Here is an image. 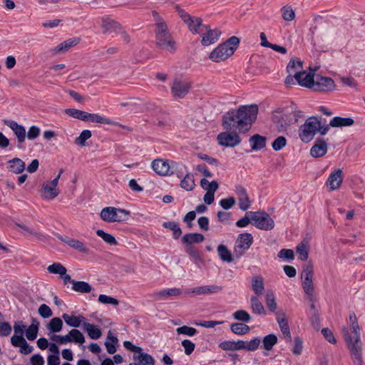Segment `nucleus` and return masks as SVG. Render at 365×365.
I'll list each match as a JSON object with an SVG mask.
<instances>
[{
	"label": "nucleus",
	"instance_id": "nucleus-61",
	"mask_svg": "<svg viewBox=\"0 0 365 365\" xmlns=\"http://www.w3.org/2000/svg\"><path fill=\"white\" fill-rule=\"evenodd\" d=\"M303 62L302 61H296L292 58L287 66V71L289 73L294 72L297 68H302Z\"/></svg>",
	"mask_w": 365,
	"mask_h": 365
},
{
	"label": "nucleus",
	"instance_id": "nucleus-22",
	"mask_svg": "<svg viewBox=\"0 0 365 365\" xmlns=\"http://www.w3.org/2000/svg\"><path fill=\"white\" fill-rule=\"evenodd\" d=\"M222 290V287L218 285H204L197 287L190 291H187V293H192L195 295L200 294H215Z\"/></svg>",
	"mask_w": 365,
	"mask_h": 365
},
{
	"label": "nucleus",
	"instance_id": "nucleus-60",
	"mask_svg": "<svg viewBox=\"0 0 365 365\" xmlns=\"http://www.w3.org/2000/svg\"><path fill=\"white\" fill-rule=\"evenodd\" d=\"M98 302L104 304H112L115 306L119 304V301L117 299L106 294H100Z\"/></svg>",
	"mask_w": 365,
	"mask_h": 365
},
{
	"label": "nucleus",
	"instance_id": "nucleus-57",
	"mask_svg": "<svg viewBox=\"0 0 365 365\" xmlns=\"http://www.w3.org/2000/svg\"><path fill=\"white\" fill-rule=\"evenodd\" d=\"M287 145V139L284 136L277 137L272 143V149L275 151L282 150Z\"/></svg>",
	"mask_w": 365,
	"mask_h": 365
},
{
	"label": "nucleus",
	"instance_id": "nucleus-62",
	"mask_svg": "<svg viewBox=\"0 0 365 365\" xmlns=\"http://www.w3.org/2000/svg\"><path fill=\"white\" fill-rule=\"evenodd\" d=\"M38 312L44 319L49 318L53 314L51 308L46 304H43L39 307Z\"/></svg>",
	"mask_w": 365,
	"mask_h": 365
},
{
	"label": "nucleus",
	"instance_id": "nucleus-13",
	"mask_svg": "<svg viewBox=\"0 0 365 365\" xmlns=\"http://www.w3.org/2000/svg\"><path fill=\"white\" fill-rule=\"evenodd\" d=\"M334 81L330 77L317 75L312 90L316 92H331L335 90Z\"/></svg>",
	"mask_w": 365,
	"mask_h": 365
},
{
	"label": "nucleus",
	"instance_id": "nucleus-64",
	"mask_svg": "<svg viewBox=\"0 0 365 365\" xmlns=\"http://www.w3.org/2000/svg\"><path fill=\"white\" fill-rule=\"evenodd\" d=\"M278 257L287 260H292L294 258V254L291 249H282L278 253Z\"/></svg>",
	"mask_w": 365,
	"mask_h": 365
},
{
	"label": "nucleus",
	"instance_id": "nucleus-20",
	"mask_svg": "<svg viewBox=\"0 0 365 365\" xmlns=\"http://www.w3.org/2000/svg\"><path fill=\"white\" fill-rule=\"evenodd\" d=\"M185 252L189 255L190 259L196 264L198 268H201L205 265V262L203 258V254L200 252L196 247H185Z\"/></svg>",
	"mask_w": 365,
	"mask_h": 365
},
{
	"label": "nucleus",
	"instance_id": "nucleus-26",
	"mask_svg": "<svg viewBox=\"0 0 365 365\" xmlns=\"http://www.w3.org/2000/svg\"><path fill=\"white\" fill-rule=\"evenodd\" d=\"M249 142L252 150H259L266 147L267 138L259 134H255L250 138Z\"/></svg>",
	"mask_w": 365,
	"mask_h": 365
},
{
	"label": "nucleus",
	"instance_id": "nucleus-51",
	"mask_svg": "<svg viewBox=\"0 0 365 365\" xmlns=\"http://www.w3.org/2000/svg\"><path fill=\"white\" fill-rule=\"evenodd\" d=\"M344 176L341 169H335L329 176L326 182H343Z\"/></svg>",
	"mask_w": 365,
	"mask_h": 365
},
{
	"label": "nucleus",
	"instance_id": "nucleus-14",
	"mask_svg": "<svg viewBox=\"0 0 365 365\" xmlns=\"http://www.w3.org/2000/svg\"><path fill=\"white\" fill-rule=\"evenodd\" d=\"M204 31L200 34L202 36L201 44L207 46L215 43L221 35V31L217 29H211L210 26H203Z\"/></svg>",
	"mask_w": 365,
	"mask_h": 365
},
{
	"label": "nucleus",
	"instance_id": "nucleus-24",
	"mask_svg": "<svg viewBox=\"0 0 365 365\" xmlns=\"http://www.w3.org/2000/svg\"><path fill=\"white\" fill-rule=\"evenodd\" d=\"M202 188L206 190L204 201L207 205H211L215 200V192L219 187V184H200Z\"/></svg>",
	"mask_w": 365,
	"mask_h": 365
},
{
	"label": "nucleus",
	"instance_id": "nucleus-63",
	"mask_svg": "<svg viewBox=\"0 0 365 365\" xmlns=\"http://www.w3.org/2000/svg\"><path fill=\"white\" fill-rule=\"evenodd\" d=\"M181 344L185 349V354L186 355H190L195 348V344L188 339L182 340Z\"/></svg>",
	"mask_w": 365,
	"mask_h": 365
},
{
	"label": "nucleus",
	"instance_id": "nucleus-28",
	"mask_svg": "<svg viewBox=\"0 0 365 365\" xmlns=\"http://www.w3.org/2000/svg\"><path fill=\"white\" fill-rule=\"evenodd\" d=\"M244 341H224L219 344V347L224 351H237L244 348Z\"/></svg>",
	"mask_w": 365,
	"mask_h": 365
},
{
	"label": "nucleus",
	"instance_id": "nucleus-46",
	"mask_svg": "<svg viewBox=\"0 0 365 365\" xmlns=\"http://www.w3.org/2000/svg\"><path fill=\"white\" fill-rule=\"evenodd\" d=\"M319 120H322V117L319 115L310 116L302 125L317 133V129H319L317 128Z\"/></svg>",
	"mask_w": 365,
	"mask_h": 365
},
{
	"label": "nucleus",
	"instance_id": "nucleus-1",
	"mask_svg": "<svg viewBox=\"0 0 365 365\" xmlns=\"http://www.w3.org/2000/svg\"><path fill=\"white\" fill-rule=\"evenodd\" d=\"M258 106L256 104L240 106L237 109H231L222 117L224 130H236L240 133L248 132L257 119Z\"/></svg>",
	"mask_w": 365,
	"mask_h": 365
},
{
	"label": "nucleus",
	"instance_id": "nucleus-4",
	"mask_svg": "<svg viewBox=\"0 0 365 365\" xmlns=\"http://www.w3.org/2000/svg\"><path fill=\"white\" fill-rule=\"evenodd\" d=\"M350 328L352 332L354 334V336L352 337L349 334V329L344 327L342 328L344 338L346 343L347 344V346L351 354L356 359H360L361 352V341L360 340L359 326L358 322L351 324Z\"/></svg>",
	"mask_w": 365,
	"mask_h": 365
},
{
	"label": "nucleus",
	"instance_id": "nucleus-49",
	"mask_svg": "<svg viewBox=\"0 0 365 365\" xmlns=\"http://www.w3.org/2000/svg\"><path fill=\"white\" fill-rule=\"evenodd\" d=\"M63 322L58 317H54L51 319L47 325L48 329L51 332H59L62 329Z\"/></svg>",
	"mask_w": 365,
	"mask_h": 365
},
{
	"label": "nucleus",
	"instance_id": "nucleus-11",
	"mask_svg": "<svg viewBox=\"0 0 365 365\" xmlns=\"http://www.w3.org/2000/svg\"><path fill=\"white\" fill-rule=\"evenodd\" d=\"M51 339L52 341L59 344H65L68 342L82 344L85 342L83 334L77 329H71L68 334L65 336L53 334Z\"/></svg>",
	"mask_w": 365,
	"mask_h": 365
},
{
	"label": "nucleus",
	"instance_id": "nucleus-17",
	"mask_svg": "<svg viewBox=\"0 0 365 365\" xmlns=\"http://www.w3.org/2000/svg\"><path fill=\"white\" fill-rule=\"evenodd\" d=\"M327 152V143L323 138H317L314 145L311 148L310 155L313 158H320Z\"/></svg>",
	"mask_w": 365,
	"mask_h": 365
},
{
	"label": "nucleus",
	"instance_id": "nucleus-48",
	"mask_svg": "<svg viewBox=\"0 0 365 365\" xmlns=\"http://www.w3.org/2000/svg\"><path fill=\"white\" fill-rule=\"evenodd\" d=\"M108 339L109 340H110L111 342L106 341L105 346L106 347V350H107L108 353L110 354H113L115 353V351H116L115 344L118 343V339L116 336L112 335V333L110 331H109L108 333Z\"/></svg>",
	"mask_w": 365,
	"mask_h": 365
},
{
	"label": "nucleus",
	"instance_id": "nucleus-40",
	"mask_svg": "<svg viewBox=\"0 0 365 365\" xmlns=\"http://www.w3.org/2000/svg\"><path fill=\"white\" fill-rule=\"evenodd\" d=\"M252 287L257 295L262 294L264 291L263 279L261 277H253L252 279Z\"/></svg>",
	"mask_w": 365,
	"mask_h": 365
},
{
	"label": "nucleus",
	"instance_id": "nucleus-23",
	"mask_svg": "<svg viewBox=\"0 0 365 365\" xmlns=\"http://www.w3.org/2000/svg\"><path fill=\"white\" fill-rule=\"evenodd\" d=\"M204 240V235L197 232L185 234L181 238L182 243L186 245L185 247H193V243H200Z\"/></svg>",
	"mask_w": 365,
	"mask_h": 365
},
{
	"label": "nucleus",
	"instance_id": "nucleus-53",
	"mask_svg": "<svg viewBox=\"0 0 365 365\" xmlns=\"http://www.w3.org/2000/svg\"><path fill=\"white\" fill-rule=\"evenodd\" d=\"M266 304L268 309L271 312H274L277 310V304L275 301V297L272 292H267L266 294Z\"/></svg>",
	"mask_w": 365,
	"mask_h": 365
},
{
	"label": "nucleus",
	"instance_id": "nucleus-16",
	"mask_svg": "<svg viewBox=\"0 0 365 365\" xmlns=\"http://www.w3.org/2000/svg\"><path fill=\"white\" fill-rule=\"evenodd\" d=\"M314 71V70L309 73H306L305 71L296 72L294 75V79L299 86L312 89L316 78Z\"/></svg>",
	"mask_w": 365,
	"mask_h": 365
},
{
	"label": "nucleus",
	"instance_id": "nucleus-8",
	"mask_svg": "<svg viewBox=\"0 0 365 365\" xmlns=\"http://www.w3.org/2000/svg\"><path fill=\"white\" fill-rule=\"evenodd\" d=\"M238 130H225L217 135V139L219 145L227 147L234 148L241 143V138Z\"/></svg>",
	"mask_w": 365,
	"mask_h": 365
},
{
	"label": "nucleus",
	"instance_id": "nucleus-32",
	"mask_svg": "<svg viewBox=\"0 0 365 365\" xmlns=\"http://www.w3.org/2000/svg\"><path fill=\"white\" fill-rule=\"evenodd\" d=\"M38 327L39 322H38L37 319L33 318L31 321V324L26 331V336L29 340L33 341L36 339L38 331Z\"/></svg>",
	"mask_w": 365,
	"mask_h": 365
},
{
	"label": "nucleus",
	"instance_id": "nucleus-25",
	"mask_svg": "<svg viewBox=\"0 0 365 365\" xmlns=\"http://www.w3.org/2000/svg\"><path fill=\"white\" fill-rule=\"evenodd\" d=\"M81 41V38L78 37H73L68 38L61 43L58 44L54 49L55 53H64L68 51L73 46H76Z\"/></svg>",
	"mask_w": 365,
	"mask_h": 365
},
{
	"label": "nucleus",
	"instance_id": "nucleus-7",
	"mask_svg": "<svg viewBox=\"0 0 365 365\" xmlns=\"http://www.w3.org/2000/svg\"><path fill=\"white\" fill-rule=\"evenodd\" d=\"M250 215L252 225L259 230H271L274 227V222L264 211L247 212Z\"/></svg>",
	"mask_w": 365,
	"mask_h": 365
},
{
	"label": "nucleus",
	"instance_id": "nucleus-43",
	"mask_svg": "<svg viewBox=\"0 0 365 365\" xmlns=\"http://www.w3.org/2000/svg\"><path fill=\"white\" fill-rule=\"evenodd\" d=\"M102 28L103 29V33H106L108 31L116 30V29H122V26L116 21L113 19H103L102 21Z\"/></svg>",
	"mask_w": 365,
	"mask_h": 365
},
{
	"label": "nucleus",
	"instance_id": "nucleus-18",
	"mask_svg": "<svg viewBox=\"0 0 365 365\" xmlns=\"http://www.w3.org/2000/svg\"><path fill=\"white\" fill-rule=\"evenodd\" d=\"M276 320L279 324L281 331L282 332L284 337L288 341H292V336L289 329L288 321L285 317V313L283 312H277L276 313Z\"/></svg>",
	"mask_w": 365,
	"mask_h": 365
},
{
	"label": "nucleus",
	"instance_id": "nucleus-2",
	"mask_svg": "<svg viewBox=\"0 0 365 365\" xmlns=\"http://www.w3.org/2000/svg\"><path fill=\"white\" fill-rule=\"evenodd\" d=\"M152 168L156 174L160 176L175 175L180 182H195L197 173H188L187 167L173 160L155 159L152 162Z\"/></svg>",
	"mask_w": 365,
	"mask_h": 365
},
{
	"label": "nucleus",
	"instance_id": "nucleus-45",
	"mask_svg": "<svg viewBox=\"0 0 365 365\" xmlns=\"http://www.w3.org/2000/svg\"><path fill=\"white\" fill-rule=\"evenodd\" d=\"M65 113L71 116L74 118L83 120V121H87L88 118V113L86 111L75 109V108H67L65 110Z\"/></svg>",
	"mask_w": 365,
	"mask_h": 365
},
{
	"label": "nucleus",
	"instance_id": "nucleus-31",
	"mask_svg": "<svg viewBox=\"0 0 365 365\" xmlns=\"http://www.w3.org/2000/svg\"><path fill=\"white\" fill-rule=\"evenodd\" d=\"M217 251L219 257L223 262L230 263L233 261V257L231 252L224 245H219L217 247Z\"/></svg>",
	"mask_w": 365,
	"mask_h": 365
},
{
	"label": "nucleus",
	"instance_id": "nucleus-12",
	"mask_svg": "<svg viewBox=\"0 0 365 365\" xmlns=\"http://www.w3.org/2000/svg\"><path fill=\"white\" fill-rule=\"evenodd\" d=\"M192 84L190 82L175 79L171 86V94L175 99H182L189 93Z\"/></svg>",
	"mask_w": 365,
	"mask_h": 365
},
{
	"label": "nucleus",
	"instance_id": "nucleus-50",
	"mask_svg": "<svg viewBox=\"0 0 365 365\" xmlns=\"http://www.w3.org/2000/svg\"><path fill=\"white\" fill-rule=\"evenodd\" d=\"M48 272L52 274H58L60 277H63L67 272L66 268L61 263L55 262L47 267Z\"/></svg>",
	"mask_w": 365,
	"mask_h": 365
},
{
	"label": "nucleus",
	"instance_id": "nucleus-33",
	"mask_svg": "<svg viewBox=\"0 0 365 365\" xmlns=\"http://www.w3.org/2000/svg\"><path fill=\"white\" fill-rule=\"evenodd\" d=\"M251 309L253 313L257 314H266V311L262 303L259 300L258 297L253 296L250 299Z\"/></svg>",
	"mask_w": 365,
	"mask_h": 365
},
{
	"label": "nucleus",
	"instance_id": "nucleus-44",
	"mask_svg": "<svg viewBox=\"0 0 365 365\" xmlns=\"http://www.w3.org/2000/svg\"><path fill=\"white\" fill-rule=\"evenodd\" d=\"M11 171L14 173H21L25 169V163L20 158H14L9 161Z\"/></svg>",
	"mask_w": 365,
	"mask_h": 365
},
{
	"label": "nucleus",
	"instance_id": "nucleus-29",
	"mask_svg": "<svg viewBox=\"0 0 365 365\" xmlns=\"http://www.w3.org/2000/svg\"><path fill=\"white\" fill-rule=\"evenodd\" d=\"M182 292L180 288H171L163 289L153 294L158 299H165L168 297H177L182 294Z\"/></svg>",
	"mask_w": 365,
	"mask_h": 365
},
{
	"label": "nucleus",
	"instance_id": "nucleus-6",
	"mask_svg": "<svg viewBox=\"0 0 365 365\" xmlns=\"http://www.w3.org/2000/svg\"><path fill=\"white\" fill-rule=\"evenodd\" d=\"M130 214V212L125 209L106 207L102 209L100 216L107 222H120L128 220Z\"/></svg>",
	"mask_w": 365,
	"mask_h": 365
},
{
	"label": "nucleus",
	"instance_id": "nucleus-56",
	"mask_svg": "<svg viewBox=\"0 0 365 365\" xmlns=\"http://www.w3.org/2000/svg\"><path fill=\"white\" fill-rule=\"evenodd\" d=\"M260 344V339L257 337L254 338L250 341H244V348L242 349H245L250 351H254L257 350Z\"/></svg>",
	"mask_w": 365,
	"mask_h": 365
},
{
	"label": "nucleus",
	"instance_id": "nucleus-47",
	"mask_svg": "<svg viewBox=\"0 0 365 365\" xmlns=\"http://www.w3.org/2000/svg\"><path fill=\"white\" fill-rule=\"evenodd\" d=\"M277 343V337L274 334H269L262 339L263 348L267 351L272 350Z\"/></svg>",
	"mask_w": 365,
	"mask_h": 365
},
{
	"label": "nucleus",
	"instance_id": "nucleus-27",
	"mask_svg": "<svg viewBox=\"0 0 365 365\" xmlns=\"http://www.w3.org/2000/svg\"><path fill=\"white\" fill-rule=\"evenodd\" d=\"M354 124V120L350 117L335 116L330 120V125L333 128L349 127Z\"/></svg>",
	"mask_w": 365,
	"mask_h": 365
},
{
	"label": "nucleus",
	"instance_id": "nucleus-10",
	"mask_svg": "<svg viewBox=\"0 0 365 365\" xmlns=\"http://www.w3.org/2000/svg\"><path fill=\"white\" fill-rule=\"evenodd\" d=\"M253 242V237L250 233L244 232L240 234L235 241L234 255L237 258H240L245 251L249 250Z\"/></svg>",
	"mask_w": 365,
	"mask_h": 365
},
{
	"label": "nucleus",
	"instance_id": "nucleus-39",
	"mask_svg": "<svg viewBox=\"0 0 365 365\" xmlns=\"http://www.w3.org/2000/svg\"><path fill=\"white\" fill-rule=\"evenodd\" d=\"M87 121H90L92 123H98L102 124H107V125H115V122L103 116H101L96 113H88V118Z\"/></svg>",
	"mask_w": 365,
	"mask_h": 365
},
{
	"label": "nucleus",
	"instance_id": "nucleus-9",
	"mask_svg": "<svg viewBox=\"0 0 365 365\" xmlns=\"http://www.w3.org/2000/svg\"><path fill=\"white\" fill-rule=\"evenodd\" d=\"M313 272L312 264H308L303 267L301 274L303 289L305 294L309 297L310 301H312V297L314 291V287L312 281Z\"/></svg>",
	"mask_w": 365,
	"mask_h": 365
},
{
	"label": "nucleus",
	"instance_id": "nucleus-3",
	"mask_svg": "<svg viewBox=\"0 0 365 365\" xmlns=\"http://www.w3.org/2000/svg\"><path fill=\"white\" fill-rule=\"evenodd\" d=\"M240 40L237 36H231L225 42L219 44L209 55V58L214 62H220L226 60L237 48Z\"/></svg>",
	"mask_w": 365,
	"mask_h": 365
},
{
	"label": "nucleus",
	"instance_id": "nucleus-41",
	"mask_svg": "<svg viewBox=\"0 0 365 365\" xmlns=\"http://www.w3.org/2000/svg\"><path fill=\"white\" fill-rule=\"evenodd\" d=\"M62 318L64 319L67 325L75 328L79 327L82 320L85 319L82 316H69L68 314H63Z\"/></svg>",
	"mask_w": 365,
	"mask_h": 365
},
{
	"label": "nucleus",
	"instance_id": "nucleus-35",
	"mask_svg": "<svg viewBox=\"0 0 365 365\" xmlns=\"http://www.w3.org/2000/svg\"><path fill=\"white\" fill-rule=\"evenodd\" d=\"M133 359L138 360V365H155L154 358L148 353H139V355H134Z\"/></svg>",
	"mask_w": 365,
	"mask_h": 365
},
{
	"label": "nucleus",
	"instance_id": "nucleus-42",
	"mask_svg": "<svg viewBox=\"0 0 365 365\" xmlns=\"http://www.w3.org/2000/svg\"><path fill=\"white\" fill-rule=\"evenodd\" d=\"M230 329L235 334L245 335L250 331V328L245 324L236 322L231 324Z\"/></svg>",
	"mask_w": 365,
	"mask_h": 365
},
{
	"label": "nucleus",
	"instance_id": "nucleus-55",
	"mask_svg": "<svg viewBox=\"0 0 365 365\" xmlns=\"http://www.w3.org/2000/svg\"><path fill=\"white\" fill-rule=\"evenodd\" d=\"M232 316L235 320L242 322H249L251 320L250 314L243 309L235 312Z\"/></svg>",
	"mask_w": 365,
	"mask_h": 365
},
{
	"label": "nucleus",
	"instance_id": "nucleus-58",
	"mask_svg": "<svg viewBox=\"0 0 365 365\" xmlns=\"http://www.w3.org/2000/svg\"><path fill=\"white\" fill-rule=\"evenodd\" d=\"M176 331L178 334H184L189 336H194L197 332L196 329L185 325L177 328Z\"/></svg>",
	"mask_w": 365,
	"mask_h": 365
},
{
	"label": "nucleus",
	"instance_id": "nucleus-19",
	"mask_svg": "<svg viewBox=\"0 0 365 365\" xmlns=\"http://www.w3.org/2000/svg\"><path fill=\"white\" fill-rule=\"evenodd\" d=\"M4 123L14 131L19 143L25 141L26 132L23 125L18 124L16 121L9 120H4Z\"/></svg>",
	"mask_w": 365,
	"mask_h": 365
},
{
	"label": "nucleus",
	"instance_id": "nucleus-34",
	"mask_svg": "<svg viewBox=\"0 0 365 365\" xmlns=\"http://www.w3.org/2000/svg\"><path fill=\"white\" fill-rule=\"evenodd\" d=\"M163 227L173 231V237L175 240H178L182 234V230L178 223L174 221L164 222Z\"/></svg>",
	"mask_w": 365,
	"mask_h": 365
},
{
	"label": "nucleus",
	"instance_id": "nucleus-54",
	"mask_svg": "<svg viewBox=\"0 0 365 365\" xmlns=\"http://www.w3.org/2000/svg\"><path fill=\"white\" fill-rule=\"evenodd\" d=\"M92 135L91 131L89 130H83L78 137L75 139V144L81 146H86V141Z\"/></svg>",
	"mask_w": 365,
	"mask_h": 365
},
{
	"label": "nucleus",
	"instance_id": "nucleus-52",
	"mask_svg": "<svg viewBox=\"0 0 365 365\" xmlns=\"http://www.w3.org/2000/svg\"><path fill=\"white\" fill-rule=\"evenodd\" d=\"M96 234L98 237H101L106 243L110 245H117L118 241L115 240V237L112 235L104 232L102 230H98L96 231Z\"/></svg>",
	"mask_w": 365,
	"mask_h": 365
},
{
	"label": "nucleus",
	"instance_id": "nucleus-5",
	"mask_svg": "<svg viewBox=\"0 0 365 365\" xmlns=\"http://www.w3.org/2000/svg\"><path fill=\"white\" fill-rule=\"evenodd\" d=\"M155 42L158 48L170 53L176 51V42L173 40L166 23H160L155 30Z\"/></svg>",
	"mask_w": 365,
	"mask_h": 365
},
{
	"label": "nucleus",
	"instance_id": "nucleus-38",
	"mask_svg": "<svg viewBox=\"0 0 365 365\" xmlns=\"http://www.w3.org/2000/svg\"><path fill=\"white\" fill-rule=\"evenodd\" d=\"M202 20L199 17H192V23H190V25H187L190 31L192 34H201L204 31L203 26L202 24Z\"/></svg>",
	"mask_w": 365,
	"mask_h": 365
},
{
	"label": "nucleus",
	"instance_id": "nucleus-59",
	"mask_svg": "<svg viewBox=\"0 0 365 365\" xmlns=\"http://www.w3.org/2000/svg\"><path fill=\"white\" fill-rule=\"evenodd\" d=\"M282 18L287 21H292L295 17V13L291 6H283L282 8Z\"/></svg>",
	"mask_w": 365,
	"mask_h": 365
},
{
	"label": "nucleus",
	"instance_id": "nucleus-36",
	"mask_svg": "<svg viewBox=\"0 0 365 365\" xmlns=\"http://www.w3.org/2000/svg\"><path fill=\"white\" fill-rule=\"evenodd\" d=\"M315 135L316 133L303 125H301L299 128V136L304 143H307L312 140Z\"/></svg>",
	"mask_w": 365,
	"mask_h": 365
},
{
	"label": "nucleus",
	"instance_id": "nucleus-37",
	"mask_svg": "<svg viewBox=\"0 0 365 365\" xmlns=\"http://www.w3.org/2000/svg\"><path fill=\"white\" fill-rule=\"evenodd\" d=\"M72 289L75 292L85 294L89 293L92 291V287L86 282L84 281H76L73 282Z\"/></svg>",
	"mask_w": 365,
	"mask_h": 365
},
{
	"label": "nucleus",
	"instance_id": "nucleus-15",
	"mask_svg": "<svg viewBox=\"0 0 365 365\" xmlns=\"http://www.w3.org/2000/svg\"><path fill=\"white\" fill-rule=\"evenodd\" d=\"M55 235L58 240L66 243L67 245H68L73 250L83 254L90 253V250L86 247V245L83 242L76 239L70 238L67 236H63L58 233H56Z\"/></svg>",
	"mask_w": 365,
	"mask_h": 365
},
{
	"label": "nucleus",
	"instance_id": "nucleus-30",
	"mask_svg": "<svg viewBox=\"0 0 365 365\" xmlns=\"http://www.w3.org/2000/svg\"><path fill=\"white\" fill-rule=\"evenodd\" d=\"M83 327L89 337L92 339H98L102 335L101 330L95 324L84 322Z\"/></svg>",
	"mask_w": 365,
	"mask_h": 365
},
{
	"label": "nucleus",
	"instance_id": "nucleus-21",
	"mask_svg": "<svg viewBox=\"0 0 365 365\" xmlns=\"http://www.w3.org/2000/svg\"><path fill=\"white\" fill-rule=\"evenodd\" d=\"M58 184H42L40 190L41 196L46 200H53L59 194Z\"/></svg>",
	"mask_w": 365,
	"mask_h": 365
}]
</instances>
